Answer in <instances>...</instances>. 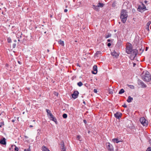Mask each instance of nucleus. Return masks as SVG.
I'll return each mask as SVG.
<instances>
[{"mask_svg":"<svg viewBox=\"0 0 151 151\" xmlns=\"http://www.w3.org/2000/svg\"><path fill=\"white\" fill-rule=\"evenodd\" d=\"M68 11V10L66 9H65L64 10V12H67Z\"/></svg>","mask_w":151,"mask_h":151,"instance_id":"41","label":"nucleus"},{"mask_svg":"<svg viewBox=\"0 0 151 151\" xmlns=\"http://www.w3.org/2000/svg\"><path fill=\"white\" fill-rule=\"evenodd\" d=\"M150 24L151 22H149L147 24L146 29H147L148 30H149V27Z\"/></svg>","mask_w":151,"mask_h":151,"instance_id":"19","label":"nucleus"},{"mask_svg":"<svg viewBox=\"0 0 151 151\" xmlns=\"http://www.w3.org/2000/svg\"><path fill=\"white\" fill-rule=\"evenodd\" d=\"M46 110V111L48 114H50V113H51L50 111L49 110L47 109Z\"/></svg>","mask_w":151,"mask_h":151,"instance_id":"28","label":"nucleus"},{"mask_svg":"<svg viewBox=\"0 0 151 151\" xmlns=\"http://www.w3.org/2000/svg\"><path fill=\"white\" fill-rule=\"evenodd\" d=\"M79 94V92L78 91H75L72 94V97L74 99H76L77 98Z\"/></svg>","mask_w":151,"mask_h":151,"instance_id":"9","label":"nucleus"},{"mask_svg":"<svg viewBox=\"0 0 151 151\" xmlns=\"http://www.w3.org/2000/svg\"><path fill=\"white\" fill-rule=\"evenodd\" d=\"M147 49H148L147 47H146V49H145V50H146V51H147Z\"/></svg>","mask_w":151,"mask_h":151,"instance_id":"49","label":"nucleus"},{"mask_svg":"<svg viewBox=\"0 0 151 151\" xmlns=\"http://www.w3.org/2000/svg\"><path fill=\"white\" fill-rule=\"evenodd\" d=\"M133 100V98L131 97L130 96H129L128 97V98L127 100V101L128 103H130Z\"/></svg>","mask_w":151,"mask_h":151,"instance_id":"16","label":"nucleus"},{"mask_svg":"<svg viewBox=\"0 0 151 151\" xmlns=\"http://www.w3.org/2000/svg\"><path fill=\"white\" fill-rule=\"evenodd\" d=\"M127 16L126 11L124 9L122 10L121 13L120 18L123 23H124L126 22Z\"/></svg>","mask_w":151,"mask_h":151,"instance_id":"3","label":"nucleus"},{"mask_svg":"<svg viewBox=\"0 0 151 151\" xmlns=\"http://www.w3.org/2000/svg\"><path fill=\"white\" fill-rule=\"evenodd\" d=\"M140 121L144 126H146L148 124V122L144 117H142L140 119Z\"/></svg>","mask_w":151,"mask_h":151,"instance_id":"4","label":"nucleus"},{"mask_svg":"<svg viewBox=\"0 0 151 151\" xmlns=\"http://www.w3.org/2000/svg\"><path fill=\"white\" fill-rule=\"evenodd\" d=\"M55 95H57V96H58V93H57V92H55Z\"/></svg>","mask_w":151,"mask_h":151,"instance_id":"42","label":"nucleus"},{"mask_svg":"<svg viewBox=\"0 0 151 151\" xmlns=\"http://www.w3.org/2000/svg\"><path fill=\"white\" fill-rule=\"evenodd\" d=\"M146 8L145 6L143 4H142L141 6H138L137 9L139 11L142 12V11H143L145 10Z\"/></svg>","mask_w":151,"mask_h":151,"instance_id":"6","label":"nucleus"},{"mask_svg":"<svg viewBox=\"0 0 151 151\" xmlns=\"http://www.w3.org/2000/svg\"><path fill=\"white\" fill-rule=\"evenodd\" d=\"M12 122H14L15 121V120H12Z\"/></svg>","mask_w":151,"mask_h":151,"instance_id":"47","label":"nucleus"},{"mask_svg":"<svg viewBox=\"0 0 151 151\" xmlns=\"http://www.w3.org/2000/svg\"><path fill=\"white\" fill-rule=\"evenodd\" d=\"M7 41L9 43L11 42V40L9 38H8Z\"/></svg>","mask_w":151,"mask_h":151,"instance_id":"32","label":"nucleus"},{"mask_svg":"<svg viewBox=\"0 0 151 151\" xmlns=\"http://www.w3.org/2000/svg\"><path fill=\"white\" fill-rule=\"evenodd\" d=\"M60 145H61V147H64V142L63 141H62L61 142V143H60Z\"/></svg>","mask_w":151,"mask_h":151,"instance_id":"26","label":"nucleus"},{"mask_svg":"<svg viewBox=\"0 0 151 151\" xmlns=\"http://www.w3.org/2000/svg\"><path fill=\"white\" fill-rule=\"evenodd\" d=\"M24 151H30V147H29V148L27 149H25L24 150Z\"/></svg>","mask_w":151,"mask_h":151,"instance_id":"30","label":"nucleus"},{"mask_svg":"<svg viewBox=\"0 0 151 151\" xmlns=\"http://www.w3.org/2000/svg\"><path fill=\"white\" fill-rule=\"evenodd\" d=\"M118 43H117L116 45H118Z\"/></svg>","mask_w":151,"mask_h":151,"instance_id":"59","label":"nucleus"},{"mask_svg":"<svg viewBox=\"0 0 151 151\" xmlns=\"http://www.w3.org/2000/svg\"><path fill=\"white\" fill-rule=\"evenodd\" d=\"M58 42L59 44L61 45L62 46H64V42L63 41L61 40H60L58 41Z\"/></svg>","mask_w":151,"mask_h":151,"instance_id":"18","label":"nucleus"},{"mask_svg":"<svg viewBox=\"0 0 151 151\" xmlns=\"http://www.w3.org/2000/svg\"><path fill=\"white\" fill-rule=\"evenodd\" d=\"M111 55L115 58H117L119 56V54L116 51H114L113 52L111 53Z\"/></svg>","mask_w":151,"mask_h":151,"instance_id":"13","label":"nucleus"},{"mask_svg":"<svg viewBox=\"0 0 151 151\" xmlns=\"http://www.w3.org/2000/svg\"><path fill=\"white\" fill-rule=\"evenodd\" d=\"M61 149V151H66V149L64 147H62Z\"/></svg>","mask_w":151,"mask_h":151,"instance_id":"31","label":"nucleus"},{"mask_svg":"<svg viewBox=\"0 0 151 151\" xmlns=\"http://www.w3.org/2000/svg\"><path fill=\"white\" fill-rule=\"evenodd\" d=\"M111 45V44L110 43H108V44H107V46H108V47H110Z\"/></svg>","mask_w":151,"mask_h":151,"instance_id":"37","label":"nucleus"},{"mask_svg":"<svg viewBox=\"0 0 151 151\" xmlns=\"http://www.w3.org/2000/svg\"><path fill=\"white\" fill-rule=\"evenodd\" d=\"M63 117L65 119L67 117V115L66 114H64L63 115Z\"/></svg>","mask_w":151,"mask_h":151,"instance_id":"24","label":"nucleus"},{"mask_svg":"<svg viewBox=\"0 0 151 151\" xmlns=\"http://www.w3.org/2000/svg\"><path fill=\"white\" fill-rule=\"evenodd\" d=\"M109 93L110 94H111L113 93V92L112 91H110L109 92Z\"/></svg>","mask_w":151,"mask_h":151,"instance_id":"39","label":"nucleus"},{"mask_svg":"<svg viewBox=\"0 0 151 151\" xmlns=\"http://www.w3.org/2000/svg\"><path fill=\"white\" fill-rule=\"evenodd\" d=\"M138 84L142 88L146 87L147 86L143 81H142L139 80L138 81Z\"/></svg>","mask_w":151,"mask_h":151,"instance_id":"8","label":"nucleus"},{"mask_svg":"<svg viewBox=\"0 0 151 151\" xmlns=\"http://www.w3.org/2000/svg\"><path fill=\"white\" fill-rule=\"evenodd\" d=\"M101 54V52L100 51H97L96 52V53L95 55L96 56H98L99 55H100Z\"/></svg>","mask_w":151,"mask_h":151,"instance_id":"20","label":"nucleus"},{"mask_svg":"<svg viewBox=\"0 0 151 151\" xmlns=\"http://www.w3.org/2000/svg\"><path fill=\"white\" fill-rule=\"evenodd\" d=\"M122 114L120 112H117L114 114V116L118 119H119L121 117Z\"/></svg>","mask_w":151,"mask_h":151,"instance_id":"12","label":"nucleus"},{"mask_svg":"<svg viewBox=\"0 0 151 151\" xmlns=\"http://www.w3.org/2000/svg\"><path fill=\"white\" fill-rule=\"evenodd\" d=\"M146 151H151V148L150 147H148Z\"/></svg>","mask_w":151,"mask_h":151,"instance_id":"29","label":"nucleus"},{"mask_svg":"<svg viewBox=\"0 0 151 151\" xmlns=\"http://www.w3.org/2000/svg\"><path fill=\"white\" fill-rule=\"evenodd\" d=\"M67 7V6H66V7Z\"/></svg>","mask_w":151,"mask_h":151,"instance_id":"57","label":"nucleus"},{"mask_svg":"<svg viewBox=\"0 0 151 151\" xmlns=\"http://www.w3.org/2000/svg\"><path fill=\"white\" fill-rule=\"evenodd\" d=\"M37 134H38V135H40V130H39V129H38L37 130Z\"/></svg>","mask_w":151,"mask_h":151,"instance_id":"33","label":"nucleus"},{"mask_svg":"<svg viewBox=\"0 0 151 151\" xmlns=\"http://www.w3.org/2000/svg\"><path fill=\"white\" fill-rule=\"evenodd\" d=\"M47 52H49V50H48H48H47Z\"/></svg>","mask_w":151,"mask_h":151,"instance_id":"51","label":"nucleus"},{"mask_svg":"<svg viewBox=\"0 0 151 151\" xmlns=\"http://www.w3.org/2000/svg\"><path fill=\"white\" fill-rule=\"evenodd\" d=\"M84 151H88V150H87L86 149V150H84Z\"/></svg>","mask_w":151,"mask_h":151,"instance_id":"52","label":"nucleus"},{"mask_svg":"<svg viewBox=\"0 0 151 151\" xmlns=\"http://www.w3.org/2000/svg\"><path fill=\"white\" fill-rule=\"evenodd\" d=\"M136 64L135 63H133V66L134 67L136 65Z\"/></svg>","mask_w":151,"mask_h":151,"instance_id":"44","label":"nucleus"},{"mask_svg":"<svg viewBox=\"0 0 151 151\" xmlns=\"http://www.w3.org/2000/svg\"><path fill=\"white\" fill-rule=\"evenodd\" d=\"M18 63L19 64H21V63L19 61H18Z\"/></svg>","mask_w":151,"mask_h":151,"instance_id":"45","label":"nucleus"},{"mask_svg":"<svg viewBox=\"0 0 151 151\" xmlns=\"http://www.w3.org/2000/svg\"><path fill=\"white\" fill-rule=\"evenodd\" d=\"M12 147H13V146H14H14L15 147H14L15 151H18V149L17 147H16L15 146H13V145H12Z\"/></svg>","mask_w":151,"mask_h":151,"instance_id":"25","label":"nucleus"},{"mask_svg":"<svg viewBox=\"0 0 151 151\" xmlns=\"http://www.w3.org/2000/svg\"><path fill=\"white\" fill-rule=\"evenodd\" d=\"M122 106L124 108H127V106L126 104H124Z\"/></svg>","mask_w":151,"mask_h":151,"instance_id":"36","label":"nucleus"},{"mask_svg":"<svg viewBox=\"0 0 151 151\" xmlns=\"http://www.w3.org/2000/svg\"><path fill=\"white\" fill-rule=\"evenodd\" d=\"M29 127H33V126L32 125H30V126H29Z\"/></svg>","mask_w":151,"mask_h":151,"instance_id":"46","label":"nucleus"},{"mask_svg":"<svg viewBox=\"0 0 151 151\" xmlns=\"http://www.w3.org/2000/svg\"><path fill=\"white\" fill-rule=\"evenodd\" d=\"M25 138H28V137H27V136H25Z\"/></svg>","mask_w":151,"mask_h":151,"instance_id":"50","label":"nucleus"},{"mask_svg":"<svg viewBox=\"0 0 151 151\" xmlns=\"http://www.w3.org/2000/svg\"><path fill=\"white\" fill-rule=\"evenodd\" d=\"M93 71H92V73L93 74H96L97 72V67L96 65H94L93 67Z\"/></svg>","mask_w":151,"mask_h":151,"instance_id":"11","label":"nucleus"},{"mask_svg":"<svg viewBox=\"0 0 151 151\" xmlns=\"http://www.w3.org/2000/svg\"><path fill=\"white\" fill-rule=\"evenodd\" d=\"M147 2V1H145V3H146V4Z\"/></svg>","mask_w":151,"mask_h":151,"instance_id":"48","label":"nucleus"},{"mask_svg":"<svg viewBox=\"0 0 151 151\" xmlns=\"http://www.w3.org/2000/svg\"><path fill=\"white\" fill-rule=\"evenodd\" d=\"M75 42H77V41L76 40H75Z\"/></svg>","mask_w":151,"mask_h":151,"instance_id":"58","label":"nucleus"},{"mask_svg":"<svg viewBox=\"0 0 151 151\" xmlns=\"http://www.w3.org/2000/svg\"><path fill=\"white\" fill-rule=\"evenodd\" d=\"M93 91L94 93H96L97 92V90L96 89H94L93 90Z\"/></svg>","mask_w":151,"mask_h":151,"instance_id":"34","label":"nucleus"},{"mask_svg":"<svg viewBox=\"0 0 151 151\" xmlns=\"http://www.w3.org/2000/svg\"><path fill=\"white\" fill-rule=\"evenodd\" d=\"M42 150L43 151H50L47 147L44 146L42 147Z\"/></svg>","mask_w":151,"mask_h":151,"instance_id":"15","label":"nucleus"},{"mask_svg":"<svg viewBox=\"0 0 151 151\" xmlns=\"http://www.w3.org/2000/svg\"><path fill=\"white\" fill-rule=\"evenodd\" d=\"M0 143L2 144L6 145V142L5 138H3L2 139H1L0 141Z\"/></svg>","mask_w":151,"mask_h":151,"instance_id":"14","label":"nucleus"},{"mask_svg":"<svg viewBox=\"0 0 151 151\" xmlns=\"http://www.w3.org/2000/svg\"><path fill=\"white\" fill-rule=\"evenodd\" d=\"M142 79L145 81L149 82L151 79V76L149 72L147 71L143 72L141 74Z\"/></svg>","mask_w":151,"mask_h":151,"instance_id":"2","label":"nucleus"},{"mask_svg":"<svg viewBox=\"0 0 151 151\" xmlns=\"http://www.w3.org/2000/svg\"><path fill=\"white\" fill-rule=\"evenodd\" d=\"M90 132V131H88V133H89Z\"/></svg>","mask_w":151,"mask_h":151,"instance_id":"53","label":"nucleus"},{"mask_svg":"<svg viewBox=\"0 0 151 151\" xmlns=\"http://www.w3.org/2000/svg\"><path fill=\"white\" fill-rule=\"evenodd\" d=\"M50 119L52 121L54 122L56 124H57V121L56 119L54 117V116L51 113H50Z\"/></svg>","mask_w":151,"mask_h":151,"instance_id":"10","label":"nucleus"},{"mask_svg":"<svg viewBox=\"0 0 151 151\" xmlns=\"http://www.w3.org/2000/svg\"><path fill=\"white\" fill-rule=\"evenodd\" d=\"M111 34L109 33L107 35H105V37L106 38H108L111 37Z\"/></svg>","mask_w":151,"mask_h":151,"instance_id":"22","label":"nucleus"},{"mask_svg":"<svg viewBox=\"0 0 151 151\" xmlns=\"http://www.w3.org/2000/svg\"><path fill=\"white\" fill-rule=\"evenodd\" d=\"M83 122H84V123L85 124H86V123L87 122H86V120H83Z\"/></svg>","mask_w":151,"mask_h":151,"instance_id":"40","label":"nucleus"},{"mask_svg":"<svg viewBox=\"0 0 151 151\" xmlns=\"http://www.w3.org/2000/svg\"><path fill=\"white\" fill-rule=\"evenodd\" d=\"M18 40V41H20V40H19H19Z\"/></svg>","mask_w":151,"mask_h":151,"instance_id":"56","label":"nucleus"},{"mask_svg":"<svg viewBox=\"0 0 151 151\" xmlns=\"http://www.w3.org/2000/svg\"><path fill=\"white\" fill-rule=\"evenodd\" d=\"M106 146L107 147L109 151H114L113 146L109 143H106Z\"/></svg>","mask_w":151,"mask_h":151,"instance_id":"7","label":"nucleus"},{"mask_svg":"<svg viewBox=\"0 0 151 151\" xmlns=\"http://www.w3.org/2000/svg\"><path fill=\"white\" fill-rule=\"evenodd\" d=\"M77 85L80 87L83 85V83L81 81H80L77 83Z\"/></svg>","mask_w":151,"mask_h":151,"instance_id":"23","label":"nucleus"},{"mask_svg":"<svg viewBox=\"0 0 151 151\" xmlns=\"http://www.w3.org/2000/svg\"><path fill=\"white\" fill-rule=\"evenodd\" d=\"M124 91L123 89H121L119 92V94H121L124 93Z\"/></svg>","mask_w":151,"mask_h":151,"instance_id":"21","label":"nucleus"},{"mask_svg":"<svg viewBox=\"0 0 151 151\" xmlns=\"http://www.w3.org/2000/svg\"><path fill=\"white\" fill-rule=\"evenodd\" d=\"M126 52L128 54H131L130 58L131 59H134L136 56L138 52L137 50H132L131 44H129L127 46Z\"/></svg>","mask_w":151,"mask_h":151,"instance_id":"1","label":"nucleus"},{"mask_svg":"<svg viewBox=\"0 0 151 151\" xmlns=\"http://www.w3.org/2000/svg\"><path fill=\"white\" fill-rule=\"evenodd\" d=\"M104 4L102 3H99L97 4V5H93V8L96 11H98L99 10V7H102L103 6Z\"/></svg>","mask_w":151,"mask_h":151,"instance_id":"5","label":"nucleus"},{"mask_svg":"<svg viewBox=\"0 0 151 151\" xmlns=\"http://www.w3.org/2000/svg\"><path fill=\"white\" fill-rule=\"evenodd\" d=\"M112 141L114 143L116 142V143H118L120 142V141L118 140V139L117 138H114L113 139H112Z\"/></svg>","mask_w":151,"mask_h":151,"instance_id":"17","label":"nucleus"},{"mask_svg":"<svg viewBox=\"0 0 151 151\" xmlns=\"http://www.w3.org/2000/svg\"><path fill=\"white\" fill-rule=\"evenodd\" d=\"M83 103L85 104V101H83Z\"/></svg>","mask_w":151,"mask_h":151,"instance_id":"55","label":"nucleus"},{"mask_svg":"<svg viewBox=\"0 0 151 151\" xmlns=\"http://www.w3.org/2000/svg\"><path fill=\"white\" fill-rule=\"evenodd\" d=\"M50 17H52V15H50Z\"/></svg>","mask_w":151,"mask_h":151,"instance_id":"54","label":"nucleus"},{"mask_svg":"<svg viewBox=\"0 0 151 151\" xmlns=\"http://www.w3.org/2000/svg\"><path fill=\"white\" fill-rule=\"evenodd\" d=\"M130 86V88L132 89L134 88V86Z\"/></svg>","mask_w":151,"mask_h":151,"instance_id":"38","label":"nucleus"},{"mask_svg":"<svg viewBox=\"0 0 151 151\" xmlns=\"http://www.w3.org/2000/svg\"><path fill=\"white\" fill-rule=\"evenodd\" d=\"M107 41L108 42H110L111 41V40L109 39H108L107 40Z\"/></svg>","mask_w":151,"mask_h":151,"instance_id":"43","label":"nucleus"},{"mask_svg":"<svg viewBox=\"0 0 151 151\" xmlns=\"http://www.w3.org/2000/svg\"><path fill=\"white\" fill-rule=\"evenodd\" d=\"M81 138V136H79V135H78L77 136V139L78 140H79L80 139V138Z\"/></svg>","mask_w":151,"mask_h":151,"instance_id":"35","label":"nucleus"},{"mask_svg":"<svg viewBox=\"0 0 151 151\" xmlns=\"http://www.w3.org/2000/svg\"><path fill=\"white\" fill-rule=\"evenodd\" d=\"M4 125V122H1L0 123V127H1Z\"/></svg>","mask_w":151,"mask_h":151,"instance_id":"27","label":"nucleus"}]
</instances>
